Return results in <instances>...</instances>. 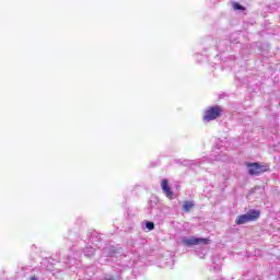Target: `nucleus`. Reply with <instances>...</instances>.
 Segmentation results:
<instances>
[{
    "instance_id": "17",
    "label": "nucleus",
    "mask_w": 280,
    "mask_h": 280,
    "mask_svg": "<svg viewBox=\"0 0 280 280\" xmlns=\"http://www.w3.org/2000/svg\"><path fill=\"white\" fill-rule=\"evenodd\" d=\"M233 43H237V39H234Z\"/></svg>"
},
{
    "instance_id": "14",
    "label": "nucleus",
    "mask_w": 280,
    "mask_h": 280,
    "mask_svg": "<svg viewBox=\"0 0 280 280\" xmlns=\"http://www.w3.org/2000/svg\"><path fill=\"white\" fill-rule=\"evenodd\" d=\"M214 161H229V158H226V155L222 156V155H218Z\"/></svg>"
},
{
    "instance_id": "5",
    "label": "nucleus",
    "mask_w": 280,
    "mask_h": 280,
    "mask_svg": "<svg viewBox=\"0 0 280 280\" xmlns=\"http://www.w3.org/2000/svg\"><path fill=\"white\" fill-rule=\"evenodd\" d=\"M247 170L250 176H259V174H261V166L259 165V163L248 164Z\"/></svg>"
},
{
    "instance_id": "6",
    "label": "nucleus",
    "mask_w": 280,
    "mask_h": 280,
    "mask_svg": "<svg viewBox=\"0 0 280 280\" xmlns=\"http://www.w3.org/2000/svg\"><path fill=\"white\" fill-rule=\"evenodd\" d=\"M97 272V267L95 265H92L85 269V280H92L93 277H95V273Z\"/></svg>"
},
{
    "instance_id": "9",
    "label": "nucleus",
    "mask_w": 280,
    "mask_h": 280,
    "mask_svg": "<svg viewBox=\"0 0 280 280\" xmlns=\"http://www.w3.org/2000/svg\"><path fill=\"white\" fill-rule=\"evenodd\" d=\"M84 257H93L95 255V247L93 246H85L83 248Z\"/></svg>"
},
{
    "instance_id": "13",
    "label": "nucleus",
    "mask_w": 280,
    "mask_h": 280,
    "mask_svg": "<svg viewBox=\"0 0 280 280\" xmlns=\"http://www.w3.org/2000/svg\"><path fill=\"white\" fill-rule=\"evenodd\" d=\"M126 268H128V265L117 264V267H116V269H117L119 272L126 270Z\"/></svg>"
},
{
    "instance_id": "2",
    "label": "nucleus",
    "mask_w": 280,
    "mask_h": 280,
    "mask_svg": "<svg viewBox=\"0 0 280 280\" xmlns=\"http://www.w3.org/2000/svg\"><path fill=\"white\" fill-rule=\"evenodd\" d=\"M183 246H207L211 243L209 238L196 237V236H183L180 240Z\"/></svg>"
},
{
    "instance_id": "16",
    "label": "nucleus",
    "mask_w": 280,
    "mask_h": 280,
    "mask_svg": "<svg viewBox=\"0 0 280 280\" xmlns=\"http://www.w3.org/2000/svg\"><path fill=\"white\" fill-rule=\"evenodd\" d=\"M28 280H39V278L37 276H32Z\"/></svg>"
},
{
    "instance_id": "8",
    "label": "nucleus",
    "mask_w": 280,
    "mask_h": 280,
    "mask_svg": "<svg viewBox=\"0 0 280 280\" xmlns=\"http://www.w3.org/2000/svg\"><path fill=\"white\" fill-rule=\"evenodd\" d=\"M82 257V254L80 252H75L73 254V258H71V256L68 257V260L65 261V264H70L71 266H73V264H75V261H80Z\"/></svg>"
},
{
    "instance_id": "3",
    "label": "nucleus",
    "mask_w": 280,
    "mask_h": 280,
    "mask_svg": "<svg viewBox=\"0 0 280 280\" xmlns=\"http://www.w3.org/2000/svg\"><path fill=\"white\" fill-rule=\"evenodd\" d=\"M222 115V107L220 106H212L209 107L203 115V121H213L214 119H218Z\"/></svg>"
},
{
    "instance_id": "12",
    "label": "nucleus",
    "mask_w": 280,
    "mask_h": 280,
    "mask_svg": "<svg viewBox=\"0 0 280 280\" xmlns=\"http://www.w3.org/2000/svg\"><path fill=\"white\" fill-rule=\"evenodd\" d=\"M145 229H148V231H154V222L145 221Z\"/></svg>"
},
{
    "instance_id": "4",
    "label": "nucleus",
    "mask_w": 280,
    "mask_h": 280,
    "mask_svg": "<svg viewBox=\"0 0 280 280\" xmlns=\"http://www.w3.org/2000/svg\"><path fill=\"white\" fill-rule=\"evenodd\" d=\"M257 218H259V211L250 210L245 214L238 215L236 224H246L248 222H253V220H257Z\"/></svg>"
},
{
    "instance_id": "11",
    "label": "nucleus",
    "mask_w": 280,
    "mask_h": 280,
    "mask_svg": "<svg viewBox=\"0 0 280 280\" xmlns=\"http://www.w3.org/2000/svg\"><path fill=\"white\" fill-rule=\"evenodd\" d=\"M232 8H233V10H240L242 12H244V10H246V8H244V5H242V4H240V2H233Z\"/></svg>"
},
{
    "instance_id": "1",
    "label": "nucleus",
    "mask_w": 280,
    "mask_h": 280,
    "mask_svg": "<svg viewBox=\"0 0 280 280\" xmlns=\"http://www.w3.org/2000/svg\"><path fill=\"white\" fill-rule=\"evenodd\" d=\"M118 257H122L121 253L117 252L113 247H105L103 249L101 258L98 259V264L103 266L104 264H108V261H113L114 258L117 259ZM124 258H126V256H124Z\"/></svg>"
},
{
    "instance_id": "10",
    "label": "nucleus",
    "mask_w": 280,
    "mask_h": 280,
    "mask_svg": "<svg viewBox=\"0 0 280 280\" xmlns=\"http://www.w3.org/2000/svg\"><path fill=\"white\" fill-rule=\"evenodd\" d=\"M194 207H196V203L194 201H184L183 211L189 213L191 209H194Z\"/></svg>"
},
{
    "instance_id": "15",
    "label": "nucleus",
    "mask_w": 280,
    "mask_h": 280,
    "mask_svg": "<svg viewBox=\"0 0 280 280\" xmlns=\"http://www.w3.org/2000/svg\"><path fill=\"white\" fill-rule=\"evenodd\" d=\"M212 268H213L214 272H220V270H221V266L220 265L213 266Z\"/></svg>"
},
{
    "instance_id": "7",
    "label": "nucleus",
    "mask_w": 280,
    "mask_h": 280,
    "mask_svg": "<svg viewBox=\"0 0 280 280\" xmlns=\"http://www.w3.org/2000/svg\"><path fill=\"white\" fill-rule=\"evenodd\" d=\"M161 187H162V191L166 195L167 198H172V196H174V192H172V189L170 188L167 179L162 180Z\"/></svg>"
}]
</instances>
